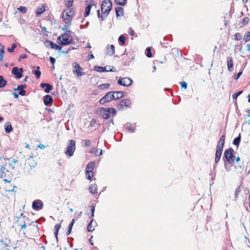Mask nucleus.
I'll return each instance as SVG.
<instances>
[{
	"label": "nucleus",
	"mask_w": 250,
	"mask_h": 250,
	"mask_svg": "<svg viewBox=\"0 0 250 250\" xmlns=\"http://www.w3.org/2000/svg\"><path fill=\"white\" fill-rule=\"evenodd\" d=\"M112 8V3L110 0H104L101 3V9L102 14H100V10H97V16L101 18L103 21H104Z\"/></svg>",
	"instance_id": "nucleus-1"
},
{
	"label": "nucleus",
	"mask_w": 250,
	"mask_h": 250,
	"mask_svg": "<svg viewBox=\"0 0 250 250\" xmlns=\"http://www.w3.org/2000/svg\"><path fill=\"white\" fill-rule=\"evenodd\" d=\"M233 152V149L232 148H229L226 149L224 153L223 159L225 162V167L227 171L231 170V167L234 163Z\"/></svg>",
	"instance_id": "nucleus-2"
},
{
	"label": "nucleus",
	"mask_w": 250,
	"mask_h": 250,
	"mask_svg": "<svg viewBox=\"0 0 250 250\" xmlns=\"http://www.w3.org/2000/svg\"><path fill=\"white\" fill-rule=\"evenodd\" d=\"M71 31L66 30L64 33L58 37L57 42L61 45H67L73 43L72 37L70 34Z\"/></svg>",
	"instance_id": "nucleus-3"
},
{
	"label": "nucleus",
	"mask_w": 250,
	"mask_h": 250,
	"mask_svg": "<svg viewBox=\"0 0 250 250\" xmlns=\"http://www.w3.org/2000/svg\"><path fill=\"white\" fill-rule=\"evenodd\" d=\"M76 150V141L74 140H69L68 144L64 151V153L69 157L73 155L74 152Z\"/></svg>",
	"instance_id": "nucleus-4"
},
{
	"label": "nucleus",
	"mask_w": 250,
	"mask_h": 250,
	"mask_svg": "<svg viewBox=\"0 0 250 250\" xmlns=\"http://www.w3.org/2000/svg\"><path fill=\"white\" fill-rule=\"evenodd\" d=\"M114 100H115L114 92L113 91H110L106 93L103 98H102L99 100V102L100 104L103 105Z\"/></svg>",
	"instance_id": "nucleus-5"
},
{
	"label": "nucleus",
	"mask_w": 250,
	"mask_h": 250,
	"mask_svg": "<svg viewBox=\"0 0 250 250\" xmlns=\"http://www.w3.org/2000/svg\"><path fill=\"white\" fill-rule=\"evenodd\" d=\"M97 112L104 119H109L110 117V112L108 108L100 107L98 108Z\"/></svg>",
	"instance_id": "nucleus-6"
},
{
	"label": "nucleus",
	"mask_w": 250,
	"mask_h": 250,
	"mask_svg": "<svg viewBox=\"0 0 250 250\" xmlns=\"http://www.w3.org/2000/svg\"><path fill=\"white\" fill-rule=\"evenodd\" d=\"M94 70L100 72H115L116 69L114 66H110L106 65L104 67L95 66L94 67Z\"/></svg>",
	"instance_id": "nucleus-7"
},
{
	"label": "nucleus",
	"mask_w": 250,
	"mask_h": 250,
	"mask_svg": "<svg viewBox=\"0 0 250 250\" xmlns=\"http://www.w3.org/2000/svg\"><path fill=\"white\" fill-rule=\"evenodd\" d=\"M85 3L86 7L85 9L84 17H86L89 15L92 6H94L96 8L97 5L94 3V0H86Z\"/></svg>",
	"instance_id": "nucleus-8"
},
{
	"label": "nucleus",
	"mask_w": 250,
	"mask_h": 250,
	"mask_svg": "<svg viewBox=\"0 0 250 250\" xmlns=\"http://www.w3.org/2000/svg\"><path fill=\"white\" fill-rule=\"evenodd\" d=\"M131 104V102L130 100L127 99H123L117 105V108L119 110H123L125 107L127 108L130 106Z\"/></svg>",
	"instance_id": "nucleus-9"
},
{
	"label": "nucleus",
	"mask_w": 250,
	"mask_h": 250,
	"mask_svg": "<svg viewBox=\"0 0 250 250\" xmlns=\"http://www.w3.org/2000/svg\"><path fill=\"white\" fill-rule=\"evenodd\" d=\"M73 66L74 67L73 73L76 75L77 77H80L84 75V73L82 72L83 69L78 63L74 62Z\"/></svg>",
	"instance_id": "nucleus-10"
},
{
	"label": "nucleus",
	"mask_w": 250,
	"mask_h": 250,
	"mask_svg": "<svg viewBox=\"0 0 250 250\" xmlns=\"http://www.w3.org/2000/svg\"><path fill=\"white\" fill-rule=\"evenodd\" d=\"M44 44L46 47H50L51 49L58 50L59 51L62 48V46L57 44L51 41L46 40L44 42Z\"/></svg>",
	"instance_id": "nucleus-11"
},
{
	"label": "nucleus",
	"mask_w": 250,
	"mask_h": 250,
	"mask_svg": "<svg viewBox=\"0 0 250 250\" xmlns=\"http://www.w3.org/2000/svg\"><path fill=\"white\" fill-rule=\"evenodd\" d=\"M23 69L22 68H19L18 67H14L12 69L11 73L15 75L16 79H19L22 77Z\"/></svg>",
	"instance_id": "nucleus-12"
},
{
	"label": "nucleus",
	"mask_w": 250,
	"mask_h": 250,
	"mask_svg": "<svg viewBox=\"0 0 250 250\" xmlns=\"http://www.w3.org/2000/svg\"><path fill=\"white\" fill-rule=\"evenodd\" d=\"M43 207V202L40 200H35L32 203V208L34 209L38 210Z\"/></svg>",
	"instance_id": "nucleus-13"
},
{
	"label": "nucleus",
	"mask_w": 250,
	"mask_h": 250,
	"mask_svg": "<svg viewBox=\"0 0 250 250\" xmlns=\"http://www.w3.org/2000/svg\"><path fill=\"white\" fill-rule=\"evenodd\" d=\"M225 137L224 135H222L218 143L216 151L222 153L225 144Z\"/></svg>",
	"instance_id": "nucleus-14"
},
{
	"label": "nucleus",
	"mask_w": 250,
	"mask_h": 250,
	"mask_svg": "<svg viewBox=\"0 0 250 250\" xmlns=\"http://www.w3.org/2000/svg\"><path fill=\"white\" fill-rule=\"evenodd\" d=\"M43 101L46 106H51L53 104V98L50 95H46L43 98Z\"/></svg>",
	"instance_id": "nucleus-15"
},
{
	"label": "nucleus",
	"mask_w": 250,
	"mask_h": 250,
	"mask_svg": "<svg viewBox=\"0 0 250 250\" xmlns=\"http://www.w3.org/2000/svg\"><path fill=\"white\" fill-rule=\"evenodd\" d=\"M40 87L42 88H44V91L47 93H49L53 88L52 86L48 83H42L40 84Z\"/></svg>",
	"instance_id": "nucleus-16"
},
{
	"label": "nucleus",
	"mask_w": 250,
	"mask_h": 250,
	"mask_svg": "<svg viewBox=\"0 0 250 250\" xmlns=\"http://www.w3.org/2000/svg\"><path fill=\"white\" fill-rule=\"evenodd\" d=\"M65 11H63L62 15V19L65 23V27H69L71 24V18H64Z\"/></svg>",
	"instance_id": "nucleus-17"
},
{
	"label": "nucleus",
	"mask_w": 250,
	"mask_h": 250,
	"mask_svg": "<svg viewBox=\"0 0 250 250\" xmlns=\"http://www.w3.org/2000/svg\"><path fill=\"white\" fill-rule=\"evenodd\" d=\"M95 166V163L94 161H90L87 165L85 172H93V169Z\"/></svg>",
	"instance_id": "nucleus-18"
},
{
	"label": "nucleus",
	"mask_w": 250,
	"mask_h": 250,
	"mask_svg": "<svg viewBox=\"0 0 250 250\" xmlns=\"http://www.w3.org/2000/svg\"><path fill=\"white\" fill-rule=\"evenodd\" d=\"M133 83V81L129 78H123V86H128L131 85Z\"/></svg>",
	"instance_id": "nucleus-19"
},
{
	"label": "nucleus",
	"mask_w": 250,
	"mask_h": 250,
	"mask_svg": "<svg viewBox=\"0 0 250 250\" xmlns=\"http://www.w3.org/2000/svg\"><path fill=\"white\" fill-rule=\"evenodd\" d=\"M249 18L248 17H246L243 19L240 20V21H239L238 23V25L240 27H243L249 23Z\"/></svg>",
	"instance_id": "nucleus-20"
},
{
	"label": "nucleus",
	"mask_w": 250,
	"mask_h": 250,
	"mask_svg": "<svg viewBox=\"0 0 250 250\" xmlns=\"http://www.w3.org/2000/svg\"><path fill=\"white\" fill-rule=\"evenodd\" d=\"M18 162V161L17 159H9L8 160V164H6L5 166H8L11 167L12 169H14L15 167L16 164Z\"/></svg>",
	"instance_id": "nucleus-21"
},
{
	"label": "nucleus",
	"mask_w": 250,
	"mask_h": 250,
	"mask_svg": "<svg viewBox=\"0 0 250 250\" xmlns=\"http://www.w3.org/2000/svg\"><path fill=\"white\" fill-rule=\"evenodd\" d=\"M228 68L229 71H232L233 70V62L232 57L228 58Z\"/></svg>",
	"instance_id": "nucleus-22"
},
{
	"label": "nucleus",
	"mask_w": 250,
	"mask_h": 250,
	"mask_svg": "<svg viewBox=\"0 0 250 250\" xmlns=\"http://www.w3.org/2000/svg\"><path fill=\"white\" fill-rule=\"evenodd\" d=\"M116 16L118 18L120 16L124 15V9L122 7H117L115 8Z\"/></svg>",
	"instance_id": "nucleus-23"
},
{
	"label": "nucleus",
	"mask_w": 250,
	"mask_h": 250,
	"mask_svg": "<svg viewBox=\"0 0 250 250\" xmlns=\"http://www.w3.org/2000/svg\"><path fill=\"white\" fill-rule=\"evenodd\" d=\"M45 6L43 5H42L41 7H37L36 11L37 16H40L45 11Z\"/></svg>",
	"instance_id": "nucleus-24"
},
{
	"label": "nucleus",
	"mask_w": 250,
	"mask_h": 250,
	"mask_svg": "<svg viewBox=\"0 0 250 250\" xmlns=\"http://www.w3.org/2000/svg\"><path fill=\"white\" fill-rule=\"evenodd\" d=\"M5 131L6 133H9L13 130V127L9 122H7L4 125Z\"/></svg>",
	"instance_id": "nucleus-25"
},
{
	"label": "nucleus",
	"mask_w": 250,
	"mask_h": 250,
	"mask_svg": "<svg viewBox=\"0 0 250 250\" xmlns=\"http://www.w3.org/2000/svg\"><path fill=\"white\" fill-rule=\"evenodd\" d=\"M115 95V100L119 99L124 96V92L123 91H113Z\"/></svg>",
	"instance_id": "nucleus-26"
},
{
	"label": "nucleus",
	"mask_w": 250,
	"mask_h": 250,
	"mask_svg": "<svg viewBox=\"0 0 250 250\" xmlns=\"http://www.w3.org/2000/svg\"><path fill=\"white\" fill-rule=\"evenodd\" d=\"M40 66H37V69L36 70H33L32 71V73L35 75L36 76V78L37 79H39L40 78V77H41V71L40 70Z\"/></svg>",
	"instance_id": "nucleus-27"
},
{
	"label": "nucleus",
	"mask_w": 250,
	"mask_h": 250,
	"mask_svg": "<svg viewBox=\"0 0 250 250\" xmlns=\"http://www.w3.org/2000/svg\"><path fill=\"white\" fill-rule=\"evenodd\" d=\"M97 185L95 184H91L89 187L88 190L91 193L95 194L97 193Z\"/></svg>",
	"instance_id": "nucleus-28"
},
{
	"label": "nucleus",
	"mask_w": 250,
	"mask_h": 250,
	"mask_svg": "<svg viewBox=\"0 0 250 250\" xmlns=\"http://www.w3.org/2000/svg\"><path fill=\"white\" fill-rule=\"evenodd\" d=\"M7 84L6 80L4 78L3 76L0 75V88L4 87Z\"/></svg>",
	"instance_id": "nucleus-29"
},
{
	"label": "nucleus",
	"mask_w": 250,
	"mask_h": 250,
	"mask_svg": "<svg viewBox=\"0 0 250 250\" xmlns=\"http://www.w3.org/2000/svg\"><path fill=\"white\" fill-rule=\"evenodd\" d=\"M74 222H75V219H73L72 220L71 222L69 225V226H68V230H67V232L66 233V236H68V235H69L70 234L71 230H72V228H73V225L74 224Z\"/></svg>",
	"instance_id": "nucleus-30"
},
{
	"label": "nucleus",
	"mask_w": 250,
	"mask_h": 250,
	"mask_svg": "<svg viewBox=\"0 0 250 250\" xmlns=\"http://www.w3.org/2000/svg\"><path fill=\"white\" fill-rule=\"evenodd\" d=\"M126 40L125 37L124 35H121L118 38V41L120 42V45L124 46L125 44V41Z\"/></svg>",
	"instance_id": "nucleus-31"
},
{
	"label": "nucleus",
	"mask_w": 250,
	"mask_h": 250,
	"mask_svg": "<svg viewBox=\"0 0 250 250\" xmlns=\"http://www.w3.org/2000/svg\"><path fill=\"white\" fill-rule=\"evenodd\" d=\"M116 5L119 6H125L127 3V0H115Z\"/></svg>",
	"instance_id": "nucleus-32"
},
{
	"label": "nucleus",
	"mask_w": 250,
	"mask_h": 250,
	"mask_svg": "<svg viewBox=\"0 0 250 250\" xmlns=\"http://www.w3.org/2000/svg\"><path fill=\"white\" fill-rule=\"evenodd\" d=\"M110 83H103L102 84H100V85H99V88L102 90H104V89H108L109 86H110Z\"/></svg>",
	"instance_id": "nucleus-33"
},
{
	"label": "nucleus",
	"mask_w": 250,
	"mask_h": 250,
	"mask_svg": "<svg viewBox=\"0 0 250 250\" xmlns=\"http://www.w3.org/2000/svg\"><path fill=\"white\" fill-rule=\"evenodd\" d=\"M65 6L68 8H71L73 5V0H64Z\"/></svg>",
	"instance_id": "nucleus-34"
},
{
	"label": "nucleus",
	"mask_w": 250,
	"mask_h": 250,
	"mask_svg": "<svg viewBox=\"0 0 250 250\" xmlns=\"http://www.w3.org/2000/svg\"><path fill=\"white\" fill-rule=\"evenodd\" d=\"M146 56L148 58H151L152 56V54L151 53V49L150 47H148L146 48Z\"/></svg>",
	"instance_id": "nucleus-35"
},
{
	"label": "nucleus",
	"mask_w": 250,
	"mask_h": 250,
	"mask_svg": "<svg viewBox=\"0 0 250 250\" xmlns=\"http://www.w3.org/2000/svg\"><path fill=\"white\" fill-rule=\"evenodd\" d=\"M222 153H221V152L216 151L215 158V163H218L219 161L221 156L222 155Z\"/></svg>",
	"instance_id": "nucleus-36"
},
{
	"label": "nucleus",
	"mask_w": 250,
	"mask_h": 250,
	"mask_svg": "<svg viewBox=\"0 0 250 250\" xmlns=\"http://www.w3.org/2000/svg\"><path fill=\"white\" fill-rule=\"evenodd\" d=\"M93 222V219H92L87 226V230L89 232H92L94 229H92V224Z\"/></svg>",
	"instance_id": "nucleus-37"
},
{
	"label": "nucleus",
	"mask_w": 250,
	"mask_h": 250,
	"mask_svg": "<svg viewBox=\"0 0 250 250\" xmlns=\"http://www.w3.org/2000/svg\"><path fill=\"white\" fill-rule=\"evenodd\" d=\"M108 108L109 109V111L110 112V114H112L113 117L117 115V111L116 109L113 107H108Z\"/></svg>",
	"instance_id": "nucleus-38"
},
{
	"label": "nucleus",
	"mask_w": 250,
	"mask_h": 250,
	"mask_svg": "<svg viewBox=\"0 0 250 250\" xmlns=\"http://www.w3.org/2000/svg\"><path fill=\"white\" fill-rule=\"evenodd\" d=\"M18 10L21 13L25 14L27 12V8L24 6H21L18 8Z\"/></svg>",
	"instance_id": "nucleus-39"
},
{
	"label": "nucleus",
	"mask_w": 250,
	"mask_h": 250,
	"mask_svg": "<svg viewBox=\"0 0 250 250\" xmlns=\"http://www.w3.org/2000/svg\"><path fill=\"white\" fill-rule=\"evenodd\" d=\"M17 46V45L16 43H13L12 44L11 47L7 48V51L9 52H13L14 51V49L16 48Z\"/></svg>",
	"instance_id": "nucleus-40"
},
{
	"label": "nucleus",
	"mask_w": 250,
	"mask_h": 250,
	"mask_svg": "<svg viewBox=\"0 0 250 250\" xmlns=\"http://www.w3.org/2000/svg\"><path fill=\"white\" fill-rule=\"evenodd\" d=\"M244 40L246 41V42H248L249 41H250V32H247L244 37Z\"/></svg>",
	"instance_id": "nucleus-41"
},
{
	"label": "nucleus",
	"mask_w": 250,
	"mask_h": 250,
	"mask_svg": "<svg viewBox=\"0 0 250 250\" xmlns=\"http://www.w3.org/2000/svg\"><path fill=\"white\" fill-rule=\"evenodd\" d=\"M109 48L111 49V53H110L109 51L108 52L109 55H113L115 53V47L113 44H111L109 46Z\"/></svg>",
	"instance_id": "nucleus-42"
},
{
	"label": "nucleus",
	"mask_w": 250,
	"mask_h": 250,
	"mask_svg": "<svg viewBox=\"0 0 250 250\" xmlns=\"http://www.w3.org/2000/svg\"><path fill=\"white\" fill-rule=\"evenodd\" d=\"M180 84L182 88H184L185 89L187 88L188 84L187 82L183 81L181 82Z\"/></svg>",
	"instance_id": "nucleus-43"
},
{
	"label": "nucleus",
	"mask_w": 250,
	"mask_h": 250,
	"mask_svg": "<svg viewBox=\"0 0 250 250\" xmlns=\"http://www.w3.org/2000/svg\"><path fill=\"white\" fill-rule=\"evenodd\" d=\"M240 140H241V136H240V134H239L238 137L235 138V146H238V145H239Z\"/></svg>",
	"instance_id": "nucleus-44"
},
{
	"label": "nucleus",
	"mask_w": 250,
	"mask_h": 250,
	"mask_svg": "<svg viewBox=\"0 0 250 250\" xmlns=\"http://www.w3.org/2000/svg\"><path fill=\"white\" fill-rule=\"evenodd\" d=\"M93 173H85L86 178L88 180H91L92 177L94 176Z\"/></svg>",
	"instance_id": "nucleus-45"
},
{
	"label": "nucleus",
	"mask_w": 250,
	"mask_h": 250,
	"mask_svg": "<svg viewBox=\"0 0 250 250\" xmlns=\"http://www.w3.org/2000/svg\"><path fill=\"white\" fill-rule=\"evenodd\" d=\"M72 10H73V8H71V9H70V11H69V13L66 12V13H65L66 17H68V18H72V15H73V13H72V14H71V13H72Z\"/></svg>",
	"instance_id": "nucleus-46"
},
{
	"label": "nucleus",
	"mask_w": 250,
	"mask_h": 250,
	"mask_svg": "<svg viewBox=\"0 0 250 250\" xmlns=\"http://www.w3.org/2000/svg\"><path fill=\"white\" fill-rule=\"evenodd\" d=\"M27 57V55H26V54H21V55L20 56V57H19V58L18 61H19V62H21V59H25V58H26Z\"/></svg>",
	"instance_id": "nucleus-47"
},
{
	"label": "nucleus",
	"mask_w": 250,
	"mask_h": 250,
	"mask_svg": "<svg viewBox=\"0 0 250 250\" xmlns=\"http://www.w3.org/2000/svg\"><path fill=\"white\" fill-rule=\"evenodd\" d=\"M96 124V121L94 119H92L90 123V126L91 127L94 126Z\"/></svg>",
	"instance_id": "nucleus-48"
},
{
	"label": "nucleus",
	"mask_w": 250,
	"mask_h": 250,
	"mask_svg": "<svg viewBox=\"0 0 250 250\" xmlns=\"http://www.w3.org/2000/svg\"><path fill=\"white\" fill-rule=\"evenodd\" d=\"M19 94L21 96H25L26 94V91L24 89L19 90Z\"/></svg>",
	"instance_id": "nucleus-49"
},
{
	"label": "nucleus",
	"mask_w": 250,
	"mask_h": 250,
	"mask_svg": "<svg viewBox=\"0 0 250 250\" xmlns=\"http://www.w3.org/2000/svg\"><path fill=\"white\" fill-rule=\"evenodd\" d=\"M18 86H19V90H22V89H24V88H26L27 87V85L26 84H22L18 85Z\"/></svg>",
	"instance_id": "nucleus-50"
},
{
	"label": "nucleus",
	"mask_w": 250,
	"mask_h": 250,
	"mask_svg": "<svg viewBox=\"0 0 250 250\" xmlns=\"http://www.w3.org/2000/svg\"><path fill=\"white\" fill-rule=\"evenodd\" d=\"M61 228V224H58V225H56L55 226V231H56V232H59V230Z\"/></svg>",
	"instance_id": "nucleus-51"
},
{
	"label": "nucleus",
	"mask_w": 250,
	"mask_h": 250,
	"mask_svg": "<svg viewBox=\"0 0 250 250\" xmlns=\"http://www.w3.org/2000/svg\"><path fill=\"white\" fill-rule=\"evenodd\" d=\"M83 142H84V146H90V141L89 140H83Z\"/></svg>",
	"instance_id": "nucleus-52"
},
{
	"label": "nucleus",
	"mask_w": 250,
	"mask_h": 250,
	"mask_svg": "<svg viewBox=\"0 0 250 250\" xmlns=\"http://www.w3.org/2000/svg\"><path fill=\"white\" fill-rule=\"evenodd\" d=\"M90 207L91 208V217H93L94 216V211H95V208H94V206H90Z\"/></svg>",
	"instance_id": "nucleus-53"
},
{
	"label": "nucleus",
	"mask_w": 250,
	"mask_h": 250,
	"mask_svg": "<svg viewBox=\"0 0 250 250\" xmlns=\"http://www.w3.org/2000/svg\"><path fill=\"white\" fill-rule=\"evenodd\" d=\"M49 60L50 61V62L52 64H54V63H55L56 62V60L54 58L52 57H50L49 58Z\"/></svg>",
	"instance_id": "nucleus-54"
},
{
	"label": "nucleus",
	"mask_w": 250,
	"mask_h": 250,
	"mask_svg": "<svg viewBox=\"0 0 250 250\" xmlns=\"http://www.w3.org/2000/svg\"><path fill=\"white\" fill-rule=\"evenodd\" d=\"M128 34L130 36H133V35H134V31H133V29L131 28H129V30H128Z\"/></svg>",
	"instance_id": "nucleus-55"
},
{
	"label": "nucleus",
	"mask_w": 250,
	"mask_h": 250,
	"mask_svg": "<svg viewBox=\"0 0 250 250\" xmlns=\"http://www.w3.org/2000/svg\"><path fill=\"white\" fill-rule=\"evenodd\" d=\"M123 78H120L118 80L117 83L118 84L123 86Z\"/></svg>",
	"instance_id": "nucleus-56"
},
{
	"label": "nucleus",
	"mask_w": 250,
	"mask_h": 250,
	"mask_svg": "<svg viewBox=\"0 0 250 250\" xmlns=\"http://www.w3.org/2000/svg\"><path fill=\"white\" fill-rule=\"evenodd\" d=\"M4 54V46H2V48L0 49V55L3 56Z\"/></svg>",
	"instance_id": "nucleus-57"
},
{
	"label": "nucleus",
	"mask_w": 250,
	"mask_h": 250,
	"mask_svg": "<svg viewBox=\"0 0 250 250\" xmlns=\"http://www.w3.org/2000/svg\"><path fill=\"white\" fill-rule=\"evenodd\" d=\"M15 188H17V187L16 186H14L13 187V188L11 189H6V191H7V192H13V191H14V192H16V191L15 190Z\"/></svg>",
	"instance_id": "nucleus-58"
},
{
	"label": "nucleus",
	"mask_w": 250,
	"mask_h": 250,
	"mask_svg": "<svg viewBox=\"0 0 250 250\" xmlns=\"http://www.w3.org/2000/svg\"><path fill=\"white\" fill-rule=\"evenodd\" d=\"M12 95H13L15 99H18V98H19V95H20V94H19V93H12Z\"/></svg>",
	"instance_id": "nucleus-59"
},
{
	"label": "nucleus",
	"mask_w": 250,
	"mask_h": 250,
	"mask_svg": "<svg viewBox=\"0 0 250 250\" xmlns=\"http://www.w3.org/2000/svg\"><path fill=\"white\" fill-rule=\"evenodd\" d=\"M127 128L129 131H131V132H134L135 128H133L131 126L128 127Z\"/></svg>",
	"instance_id": "nucleus-60"
},
{
	"label": "nucleus",
	"mask_w": 250,
	"mask_h": 250,
	"mask_svg": "<svg viewBox=\"0 0 250 250\" xmlns=\"http://www.w3.org/2000/svg\"><path fill=\"white\" fill-rule=\"evenodd\" d=\"M112 124L113 125H114V121L113 119H110L109 120L107 123H106L105 124Z\"/></svg>",
	"instance_id": "nucleus-61"
},
{
	"label": "nucleus",
	"mask_w": 250,
	"mask_h": 250,
	"mask_svg": "<svg viewBox=\"0 0 250 250\" xmlns=\"http://www.w3.org/2000/svg\"><path fill=\"white\" fill-rule=\"evenodd\" d=\"M54 235L57 241H58V232L54 231Z\"/></svg>",
	"instance_id": "nucleus-62"
},
{
	"label": "nucleus",
	"mask_w": 250,
	"mask_h": 250,
	"mask_svg": "<svg viewBox=\"0 0 250 250\" xmlns=\"http://www.w3.org/2000/svg\"><path fill=\"white\" fill-rule=\"evenodd\" d=\"M89 59H93L94 58V56L93 54H90L88 55Z\"/></svg>",
	"instance_id": "nucleus-63"
},
{
	"label": "nucleus",
	"mask_w": 250,
	"mask_h": 250,
	"mask_svg": "<svg viewBox=\"0 0 250 250\" xmlns=\"http://www.w3.org/2000/svg\"><path fill=\"white\" fill-rule=\"evenodd\" d=\"M242 72H239L236 76H235V79H238L240 75L242 74Z\"/></svg>",
	"instance_id": "nucleus-64"
}]
</instances>
